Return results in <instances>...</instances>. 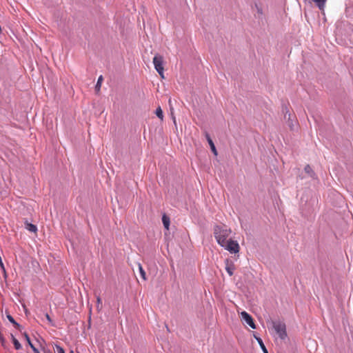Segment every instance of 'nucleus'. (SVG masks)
Listing matches in <instances>:
<instances>
[{
	"mask_svg": "<svg viewBox=\"0 0 353 353\" xmlns=\"http://www.w3.org/2000/svg\"><path fill=\"white\" fill-rule=\"evenodd\" d=\"M213 233L217 243L222 246L228 241L231 230L224 224L217 225L214 227Z\"/></svg>",
	"mask_w": 353,
	"mask_h": 353,
	"instance_id": "obj_1",
	"label": "nucleus"
},
{
	"mask_svg": "<svg viewBox=\"0 0 353 353\" xmlns=\"http://www.w3.org/2000/svg\"><path fill=\"white\" fill-rule=\"evenodd\" d=\"M272 325L279 336L281 339H285L287 336L285 324L280 321H272Z\"/></svg>",
	"mask_w": 353,
	"mask_h": 353,
	"instance_id": "obj_2",
	"label": "nucleus"
},
{
	"mask_svg": "<svg viewBox=\"0 0 353 353\" xmlns=\"http://www.w3.org/2000/svg\"><path fill=\"white\" fill-rule=\"evenodd\" d=\"M163 58L162 56L157 54L153 58V63L154 65L155 70L157 71V72L159 74V75L161 77V78H164V68L163 66Z\"/></svg>",
	"mask_w": 353,
	"mask_h": 353,
	"instance_id": "obj_3",
	"label": "nucleus"
},
{
	"mask_svg": "<svg viewBox=\"0 0 353 353\" xmlns=\"http://www.w3.org/2000/svg\"><path fill=\"white\" fill-rule=\"evenodd\" d=\"M221 247L229 251L230 253H238L239 252V243L232 239H228Z\"/></svg>",
	"mask_w": 353,
	"mask_h": 353,
	"instance_id": "obj_4",
	"label": "nucleus"
},
{
	"mask_svg": "<svg viewBox=\"0 0 353 353\" xmlns=\"http://www.w3.org/2000/svg\"><path fill=\"white\" fill-rule=\"evenodd\" d=\"M241 318L245 321V323L249 325L252 329L256 328V325L254 323L253 319L248 312L245 311H243L241 312Z\"/></svg>",
	"mask_w": 353,
	"mask_h": 353,
	"instance_id": "obj_5",
	"label": "nucleus"
},
{
	"mask_svg": "<svg viewBox=\"0 0 353 353\" xmlns=\"http://www.w3.org/2000/svg\"><path fill=\"white\" fill-rule=\"evenodd\" d=\"M225 270L230 276H232L234 270L235 269L234 263L229 259H226L225 261Z\"/></svg>",
	"mask_w": 353,
	"mask_h": 353,
	"instance_id": "obj_6",
	"label": "nucleus"
},
{
	"mask_svg": "<svg viewBox=\"0 0 353 353\" xmlns=\"http://www.w3.org/2000/svg\"><path fill=\"white\" fill-rule=\"evenodd\" d=\"M305 172L308 175V176L311 177L313 179H316V175L313 169L310 167V165H306L304 168Z\"/></svg>",
	"mask_w": 353,
	"mask_h": 353,
	"instance_id": "obj_7",
	"label": "nucleus"
},
{
	"mask_svg": "<svg viewBox=\"0 0 353 353\" xmlns=\"http://www.w3.org/2000/svg\"><path fill=\"white\" fill-rule=\"evenodd\" d=\"M312 2H314L316 6L319 8V9L321 11L324 10L325 3L327 0H311Z\"/></svg>",
	"mask_w": 353,
	"mask_h": 353,
	"instance_id": "obj_8",
	"label": "nucleus"
},
{
	"mask_svg": "<svg viewBox=\"0 0 353 353\" xmlns=\"http://www.w3.org/2000/svg\"><path fill=\"white\" fill-rule=\"evenodd\" d=\"M205 137H206L208 142V143H209V145L210 146L212 152L214 153V155H217L216 149L215 145H214L212 139L210 138V135L208 133H206Z\"/></svg>",
	"mask_w": 353,
	"mask_h": 353,
	"instance_id": "obj_9",
	"label": "nucleus"
},
{
	"mask_svg": "<svg viewBox=\"0 0 353 353\" xmlns=\"http://www.w3.org/2000/svg\"><path fill=\"white\" fill-rule=\"evenodd\" d=\"M25 228L31 232L35 233L37 231V227L34 224L28 223L27 221L25 222Z\"/></svg>",
	"mask_w": 353,
	"mask_h": 353,
	"instance_id": "obj_10",
	"label": "nucleus"
},
{
	"mask_svg": "<svg viewBox=\"0 0 353 353\" xmlns=\"http://www.w3.org/2000/svg\"><path fill=\"white\" fill-rule=\"evenodd\" d=\"M162 222H163L164 227L167 230H168L169 225H170V218L167 215L163 214L162 216Z\"/></svg>",
	"mask_w": 353,
	"mask_h": 353,
	"instance_id": "obj_11",
	"label": "nucleus"
},
{
	"mask_svg": "<svg viewBox=\"0 0 353 353\" xmlns=\"http://www.w3.org/2000/svg\"><path fill=\"white\" fill-rule=\"evenodd\" d=\"M7 319L8 321L13 324V325L17 328L20 330L21 325L15 321L14 318L10 314H7Z\"/></svg>",
	"mask_w": 353,
	"mask_h": 353,
	"instance_id": "obj_12",
	"label": "nucleus"
},
{
	"mask_svg": "<svg viewBox=\"0 0 353 353\" xmlns=\"http://www.w3.org/2000/svg\"><path fill=\"white\" fill-rule=\"evenodd\" d=\"M103 80V77L102 75H100L98 78V80H97V84L95 85V91L97 92H99L100 91V88H101V83H102V81Z\"/></svg>",
	"mask_w": 353,
	"mask_h": 353,
	"instance_id": "obj_13",
	"label": "nucleus"
},
{
	"mask_svg": "<svg viewBox=\"0 0 353 353\" xmlns=\"http://www.w3.org/2000/svg\"><path fill=\"white\" fill-rule=\"evenodd\" d=\"M11 338L15 349L20 350L21 348V345L19 341L12 334H11Z\"/></svg>",
	"mask_w": 353,
	"mask_h": 353,
	"instance_id": "obj_14",
	"label": "nucleus"
},
{
	"mask_svg": "<svg viewBox=\"0 0 353 353\" xmlns=\"http://www.w3.org/2000/svg\"><path fill=\"white\" fill-rule=\"evenodd\" d=\"M255 338H256V341H258L260 347H261L263 352L264 353H268V350H267V349H266V347H265V346L262 339L260 337L255 336Z\"/></svg>",
	"mask_w": 353,
	"mask_h": 353,
	"instance_id": "obj_15",
	"label": "nucleus"
},
{
	"mask_svg": "<svg viewBox=\"0 0 353 353\" xmlns=\"http://www.w3.org/2000/svg\"><path fill=\"white\" fill-rule=\"evenodd\" d=\"M156 115L161 119V120H163V111L161 108V107H159L157 108L156 110Z\"/></svg>",
	"mask_w": 353,
	"mask_h": 353,
	"instance_id": "obj_16",
	"label": "nucleus"
},
{
	"mask_svg": "<svg viewBox=\"0 0 353 353\" xmlns=\"http://www.w3.org/2000/svg\"><path fill=\"white\" fill-rule=\"evenodd\" d=\"M139 272H140L141 276L144 280H146L145 272L143 268H142V266H141V265L140 263H139Z\"/></svg>",
	"mask_w": 353,
	"mask_h": 353,
	"instance_id": "obj_17",
	"label": "nucleus"
},
{
	"mask_svg": "<svg viewBox=\"0 0 353 353\" xmlns=\"http://www.w3.org/2000/svg\"><path fill=\"white\" fill-rule=\"evenodd\" d=\"M255 8L256 9V12L259 15L258 17H260V16H261L263 14V10H262L261 7H260L257 3H255Z\"/></svg>",
	"mask_w": 353,
	"mask_h": 353,
	"instance_id": "obj_18",
	"label": "nucleus"
},
{
	"mask_svg": "<svg viewBox=\"0 0 353 353\" xmlns=\"http://www.w3.org/2000/svg\"><path fill=\"white\" fill-rule=\"evenodd\" d=\"M45 316H46V318L47 321L49 322V323H50L51 325H53V326H54V323L53 321L52 320L51 317L50 316V315H49L48 313H46V314H45Z\"/></svg>",
	"mask_w": 353,
	"mask_h": 353,
	"instance_id": "obj_19",
	"label": "nucleus"
},
{
	"mask_svg": "<svg viewBox=\"0 0 353 353\" xmlns=\"http://www.w3.org/2000/svg\"><path fill=\"white\" fill-rule=\"evenodd\" d=\"M24 337L26 339V340L27 341L28 345H30V347H31V345H33L30 341V339L28 336V334L27 333H24Z\"/></svg>",
	"mask_w": 353,
	"mask_h": 353,
	"instance_id": "obj_20",
	"label": "nucleus"
},
{
	"mask_svg": "<svg viewBox=\"0 0 353 353\" xmlns=\"http://www.w3.org/2000/svg\"><path fill=\"white\" fill-rule=\"evenodd\" d=\"M55 347L58 353H65L63 348L59 345H55Z\"/></svg>",
	"mask_w": 353,
	"mask_h": 353,
	"instance_id": "obj_21",
	"label": "nucleus"
},
{
	"mask_svg": "<svg viewBox=\"0 0 353 353\" xmlns=\"http://www.w3.org/2000/svg\"><path fill=\"white\" fill-rule=\"evenodd\" d=\"M31 348L33 350L34 353H40L39 350L37 347H35L34 345H31Z\"/></svg>",
	"mask_w": 353,
	"mask_h": 353,
	"instance_id": "obj_22",
	"label": "nucleus"
},
{
	"mask_svg": "<svg viewBox=\"0 0 353 353\" xmlns=\"http://www.w3.org/2000/svg\"><path fill=\"white\" fill-rule=\"evenodd\" d=\"M42 350L43 353H52L50 350L46 349L45 347H42Z\"/></svg>",
	"mask_w": 353,
	"mask_h": 353,
	"instance_id": "obj_23",
	"label": "nucleus"
},
{
	"mask_svg": "<svg viewBox=\"0 0 353 353\" xmlns=\"http://www.w3.org/2000/svg\"><path fill=\"white\" fill-rule=\"evenodd\" d=\"M97 304L98 305H101L102 304V301H101V299L99 297V296H97Z\"/></svg>",
	"mask_w": 353,
	"mask_h": 353,
	"instance_id": "obj_24",
	"label": "nucleus"
},
{
	"mask_svg": "<svg viewBox=\"0 0 353 353\" xmlns=\"http://www.w3.org/2000/svg\"><path fill=\"white\" fill-rule=\"evenodd\" d=\"M288 121H290V114H289ZM289 125L292 129V125H293L292 121H289Z\"/></svg>",
	"mask_w": 353,
	"mask_h": 353,
	"instance_id": "obj_25",
	"label": "nucleus"
},
{
	"mask_svg": "<svg viewBox=\"0 0 353 353\" xmlns=\"http://www.w3.org/2000/svg\"><path fill=\"white\" fill-rule=\"evenodd\" d=\"M3 276H4V278L6 279L7 278V274H6V272H3Z\"/></svg>",
	"mask_w": 353,
	"mask_h": 353,
	"instance_id": "obj_26",
	"label": "nucleus"
},
{
	"mask_svg": "<svg viewBox=\"0 0 353 353\" xmlns=\"http://www.w3.org/2000/svg\"><path fill=\"white\" fill-rule=\"evenodd\" d=\"M71 353H73L72 352H71Z\"/></svg>",
	"mask_w": 353,
	"mask_h": 353,
	"instance_id": "obj_27",
	"label": "nucleus"
}]
</instances>
